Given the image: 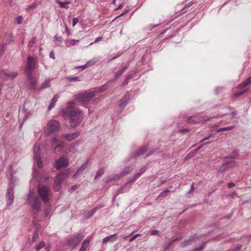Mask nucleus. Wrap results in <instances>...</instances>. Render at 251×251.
Listing matches in <instances>:
<instances>
[{"mask_svg":"<svg viewBox=\"0 0 251 251\" xmlns=\"http://www.w3.org/2000/svg\"><path fill=\"white\" fill-rule=\"evenodd\" d=\"M74 102L68 103V107L62 110L65 118L68 117L70 121V126L75 128L77 127L83 119V114L77 108H74Z\"/></svg>","mask_w":251,"mask_h":251,"instance_id":"obj_1","label":"nucleus"},{"mask_svg":"<svg viewBox=\"0 0 251 251\" xmlns=\"http://www.w3.org/2000/svg\"><path fill=\"white\" fill-rule=\"evenodd\" d=\"M60 129L59 123L55 120H51L48 121L44 129L46 136L49 137L51 134L59 131Z\"/></svg>","mask_w":251,"mask_h":251,"instance_id":"obj_2","label":"nucleus"},{"mask_svg":"<svg viewBox=\"0 0 251 251\" xmlns=\"http://www.w3.org/2000/svg\"><path fill=\"white\" fill-rule=\"evenodd\" d=\"M95 96L94 91H91L89 93H80L76 96L75 100L80 102L81 104L85 105L88 104Z\"/></svg>","mask_w":251,"mask_h":251,"instance_id":"obj_3","label":"nucleus"},{"mask_svg":"<svg viewBox=\"0 0 251 251\" xmlns=\"http://www.w3.org/2000/svg\"><path fill=\"white\" fill-rule=\"evenodd\" d=\"M84 238L82 233H77L72 235L67 240V245L72 247V249L75 248Z\"/></svg>","mask_w":251,"mask_h":251,"instance_id":"obj_4","label":"nucleus"},{"mask_svg":"<svg viewBox=\"0 0 251 251\" xmlns=\"http://www.w3.org/2000/svg\"><path fill=\"white\" fill-rule=\"evenodd\" d=\"M37 192L40 197L45 203L49 201V190L47 186L39 184L37 186Z\"/></svg>","mask_w":251,"mask_h":251,"instance_id":"obj_5","label":"nucleus"},{"mask_svg":"<svg viewBox=\"0 0 251 251\" xmlns=\"http://www.w3.org/2000/svg\"><path fill=\"white\" fill-rule=\"evenodd\" d=\"M36 62L35 58L32 56H28L27 59V64L25 69V72L28 76H31L34 70L36 69Z\"/></svg>","mask_w":251,"mask_h":251,"instance_id":"obj_6","label":"nucleus"},{"mask_svg":"<svg viewBox=\"0 0 251 251\" xmlns=\"http://www.w3.org/2000/svg\"><path fill=\"white\" fill-rule=\"evenodd\" d=\"M15 187L14 182L11 180L10 181L7 188L6 197L8 199L7 205H10L13 203L14 200V188Z\"/></svg>","mask_w":251,"mask_h":251,"instance_id":"obj_7","label":"nucleus"},{"mask_svg":"<svg viewBox=\"0 0 251 251\" xmlns=\"http://www.w3.org/2000/svg\"><path fill=\"white\" fill-rule=\"evenodd\" d=\"M34 159L37 163L39 168H41L43 165L42 161L40 156V146L35 144L33 148Z\"/></svg>","mask_w":251,"mask_h":251,"instance_id":"obj_8","label":"nucleus"},{"mask_svg":"<svg viewBox=\"0 0 251 251\" xmlns=\"http://www.w3.org/2000/svg\"><path fill=\"white\" fill-rule=\"evenodd\" d=\"M18 75L17 72L7 71L4 70L0 71V78L3 80L7 78L14 79Z\"/></svg>","mask_w":251,"mask_h":251,"instance_id":"obj_9","label":"nucleus"},{"mask_svg":"<svg viewBox=\"0 0 251 251\" xmlns=\"http://www.w3.org/2000/svg\"><path fill=\"white\" fill-rule=\"evenodd\" d=\"M69 165L68 160L64 156H61L55 161V166L57 170H59L61 168H66Z\"/></svg>","mask_w":251,"mask_h":251,"instance_id":"obj_10","label":"nucleus"},{"mask_svg":"<svg viewBox=\"0 0 251 251\" xmlns=\"http://www.w3.org/2000/svg\"><path fill=\"white\" fill-rule=\"evenodd\" d=\"M69 169L59 173L55 177L54 183H57V184L61 185L63 180H65L69 176Z\"/></svg>","mask_w":251,"mask_h":251,"instance_id":"obj_11","label":"nucleus"},{"mask_svg":"<svg viewBox=\"0 0 251 251\" xmlns=\"http://www.w3.org/2000/svg\"><path fill=\"white\" fill-rule=\"evenodd\" d=\"M228 159H225L223 165L219 168L218 172H223L229 168H232L235 165V162L233 160H227Z\"/></svg>","mask_w":251,"mask_h":251,"instance_id":"obj_12","label":"nucleus"},{"mask_svg":"<svg viewBox=\"0 0 251 251\" xmlns=\"http://www.w3.org/2000/svg\"><path fill=\"white\" fill-rule=\"evenodd\" d=\"M149 150V147L147 145H144L140 147L134 153V157L136 158L144 154Z\"/></svg>","mask_w":251,"mask_h":251,"instance_id":"obj_13","label":"nucleus"},{"mask_svg":"<svg viewBox=\"0 0 251 251\" xmlns=\"http://www.w3.org/2000/svg\"><path fill=\"white\" fill-rule=\"evenodd\" d=\"M41 202L40 198L38 197H35L31 205V207L36 212H39L41 210Z\"/></svg>","mask_w":251,"mask_h":251,"instance_id":"obj_14","label":"nucleus"},{"mask_svg":"<svg viewBox=\"0 0 251 251\" xmlns=\"http://www.w3.org/2000/svg\"><path fill=\"white\" fill-rule=\"evenodd\" d=\"M130 96L128 93L125 94V96L120 100L119 106L121 108H124L130 100Z\"/></svg>","mask_w":251,"mask_h":251,"instance_id":"obj_15","label":"nucleus"},{"mask_svg":"<svg viewBox=\"0 0 251 251\" xmlns=\"http://www.w3.org/2000/svg\"><path fill=\"white\" fill-rule=\"evenodd\" d=\"M135 74V71H132L128 73L125 76V80L122 83V86H124L127 85L128 82V80L133 77L134 74Z\"/></svg>","mask_w":251,"mask_h":251,"instance_id":"obj_16","label":"nucleus"},{"mask_svg":"<svg viewBox=\"0 0 251 251\" xmlns=\"http://www.w3.org/2000/svg\"><path fill=\"white\" fill-rule=\"evenodd\" d=\"M117 239V235L116 233H115L113 235H111L110 236L105 237L102 240V243H106L108 242H113Z\"/></svg>","mask_w":251,"mask_h":251,"instance_id":"obj_17","label":"nucleus"},{"mask_svg":"<svg viewBox=\"0 0 251 251\" xmlns=\"http://www.w3.org/2000/svg\"><path fill=\"white\" fill-rule=\"evenodd\" d=\"M27 77L30 82V84H29L30 88L34 89V90H36L37 89L36 87V84L37 83L36 79L34 77H32V75H31V76H29L27 75Z\"/></svg>","mask_w":251,"mask_h":251,"instance_id":"obj_18","label":"nucleus"},{"mask_svg":"<svg viewBox=\"0 0 251 251\" xmlns=\"http://www.w3.org/2000/svg\"><path fill=\"white\" fill-rule=\"evenodd\" d=\"M133 169L131 166H126L124 170L120 173V176H124L128 174Z\"/></svg>","mask_w":251,"mask_h":251,"instance_id":"obj_19","label":"nucleus"},{"mask_svg":"<svg viewBox=\"0 0 251 251\" xmlns=\"http://www.w3.org/2000/svg\"><path fill=\"white\" fill-rule=\"evenodd\" d=\"M58 96L57 95H55L53 98L52 99L50 102V105H49V107H48V110H50L55 105V104L56 103V102L57 101L58 99Z\"/></svg>","mask_w":251,"mask_h":251,"instance_id":"obj_20","label":"nucleus"},{"mask_svg":"<svg viewBox=\"0 0 251 251\" xmlns=\"http://www.w3.org/2000/svg\"><path fill=\"white\" fill-rule=\"evenodd\" d=\"M79 133H73L71 134H67L65 135L66 139L68 141H71L79 135Z\"/></svg>","mask_w":251,"mask_h":251,"instance_id":"obj_21","label":"nucleus"},{"mask_svg":"<svg viewBox=\"0 0 251 251\" xmlns=\"http://www.w3.org/2000/svg\"><path fill=\"white\" fill-rule=\"evenodd\" d=\"M129 62H128L127 66H125L120 69L115 74V79H117L127 69Z\"/></svg>","mask_w":251,"mask_h":251,"instance_id":"obj_22","label":"nucleus"},{"mask_svg":"<svg viewBox=\"0 0 251 251\" xmlns=\"http://www.w3.org/2000/svg\"><path fill=\"white\" fill-rule=\"evenodd\" d=\"M196 238V235H194L192 236L188 240H185L181 243V246L185 247L191 244V243Z\"/></svg>","mask_w":251,"mask_h":251,"instance_id":"obj_23","label":"nucleus"},{"mask_svg":"<svg viewBox=\"0 0 251 251\" xmlns=\"http://www.w3.org/2000/svg\"><path fill=\"white\" fill-rule=\"evenodd\" d=\"M89 243L90 240L89 239L85 240L82 243L79 251H85L86 250L87 248L88 247Z\"/></svg>","mask_w":251,"mask_h":251,"instance_id":"obj_24","label":"nucleus"},{"mask_svg":"<svg viewBox=\"0 0 251 251\" xmlns=\"http://www.w3.org/2000/svg\"><path fill=\"white\" fill-rule=\"evenodd\" d=\"M113 81V80H110L108 81H107L106 83H105L104 85H102L101 86L98 88V91L100 92H102L106 90L107 88H108V84L109 82H112Z\"/></svg>","mask_w":251,"mask_h":251,"instance_id":"obj_25","label":"nucleus"},{"mask_svg":"<svg viewBox=\"0 0 251 251\" xmlns=\"http://www.w3.org/2000/svg\"><path fill=\"white\" fill-rule=\"evenodd\" d=\"M50 87V80L48 79L45 80L42 84L39 90L49 88Z\"/></svg>","mask_w":251,"mask_h":251,"instance_id":"obj_26","label":"nucleus"},{"mask_svg":"<svg viewBox=\"0 0 251 251\" xmlns=\"http://www.w3.org/2000/svg\"><path fill=\"white\" fill-rule=\"evenodd\" d=\"M104 173V169L103 168L100 169L96 173L95 179H99Z\"/></svg>","mask_w":251,"mask_h":251,"instance_id":"obj_27","label":"nucleus"},{"mask_svg":"<svg viewBox=\"0 0 251 251\" xmlns=\"http://www.w3.org/2000/svg\"><path fill=\"white\" fill-rule=\"evenodd\" d=\"M235 127L234 126H229L225 127H222L218 129L217 130V132H220L221 131H228L233 129Z\"/></svg>","mask_w":251,"mask_h":251,"instance_id":"obj_28","label":"nucleus"},{"mask_svg":"<svg viewBox=\"0 0 251 251\" xmlns=\"http://www.w3.org/2000/svg\"><path fill=\"white\" fill-rule=\"evenodd\" d=\"M57 3L59 4V6L62 8H65L66 9L69 8L68 4L70 3V1L68 2H61L59 0H57Z\"/></svg>","mask_w":251,"mask_h":251,"instance_id":"obj_29","label":"nucleus"},{"mask_svg":"<svg viewBox=\"0 0 251 251\" xmlns=\"http://www.w3.org/2000/svg\"><path fill=\"white\" fill-rule=\"evenodd\" d=\"M13 35L11 33H7L5 35L4 40L7 43H10L12 41Z\"/></svg>","mask_w":251,"mask_h":251,"instance_id":"obj_30","label":"nucleus"},{"mask_svg":"<svg viewBox=\"0 0 251 251\" xmlns=\"http://www.w3.org/2000/svg\"><path fill=\"white\" fill-rule=\"evenodd\" d=\"M232 155H229V156H226L225 157V159H234L235 157V156L237 154V151L236 150L233 151L232 152Z\"/></svg>","mask_w":251,"mask_h":251,"instance_id":"obj_31","label":"nucleus"},{"mask_svg":"<svg viewBox=\"0 0 251 251\" xmlns=\"http://www.w3.org/2000/svg\"><path fill=\"white\" fill-rule=\"evenodd\" d=\"M39 237L38 232L37 229H35L33 232V235L32 238V241L35 242Z\"/></svg>","mask_w":251,"mask_h":251,"instance_id":"obj_32","label":"nucleus"},{"mask_svg":"<svg viewBox=\"0 0 251 251\" xmlns=\"http://www.w3.org/2000/svg\"><path fill=\"white\" fill-rule=\"evenodd\" d=\"M147 168V167L146 166L143 167L141 169H140L139 172L135 174V175H138V177H139L140 176L146 171Z\"/></svg>","mask_w":251,"mask_h":251,"instance_id":"obj_33","label":"nucleus"},{"mask_svg":"<svg viewBox=\"0 0 251 251\" xmlns=\"http://www.w3.org/2000/svg\"><path fill=\"white\" fill-rule=\"evenodd\" d=\"M184 118L186 119V121L188 124H195L197 123L195 120H191L192 117L191 116L184 117Z\"/></svg>","mask_w":251,"mask_h":251,"instance_id":"obj_34","label":"nucleus"},{"mask_svg":"<svg viewBox=\"0 0 251 251\" xmlns=\"http://www.w3.org/2000/svg\"><path fill=\"white\" fill-rule=\"evenodd\" d=\"M88 164L87 162L83 164L77 170L78 172H79L80 173L83 172L87 167Z\"/></svg>","mask_w":251,"mask_h":251,"instance_id":"obj_35","label":"nucleus"},{"mask_svg":"<svg viewBox=\"0 0 251 251\" xmlns=\"http://www.w3.org/2000/svg\"><path fill=\"white\" fill-rule=\"evenodd\" d=\"M241 248V245H237L236 246H233L231 250H229L226 251H240Z\"/></svg>","mask_w":251,"mask_h":251,"instance_id":"obj_36","label":"nucleus"},{"mask_svg":"<svg viewBox=\"0 0 251 251\" xmlns=\"http://www.w3.org/2000/svg\"><path fill=\"white\" fill-rule=\"evenodd\" d=\"M45 246V243L44 241H42L39 244L36 249V251H39L42 248Z\"/></svg>","mask_w":251,"mask_h":251,"instance_id":"obj_37","label":"nucleus"},{"mask_svg":"<svg viewBox=\"0 0 251 251\" xmlns=\"http://www.w3.org/2000/svg\"><path fill=\"white\" fill-rule=\"evenodd\" d=\"M206 242H203L201 245L198 248H195L192 251H201L202 249L205 246Z\"/></svg>","mask_w":251,"mask_h":251,"instance_id":"obj_38","label":"nucleus"},{"mask_svg":"<svg viewBox=\"0 0 251 251\" xmlns=\"http://www.w3.org/2000/svg\"><path fill=\"white\" fill-rule=\"evenodd\" d=\"M67 80L69 81H79L80 79L78 77L73 76L67 78Z\"/></svg>","mask_w":251,"mask_h":251,"instance_id":"obj_39","label":"nucleus"},{"mask_svg":"<svg viewBox=\"0 0 251 251\" xmlns=\"http://www.w3.org/2000/svg\"><path fill=\"white\" fill-rule=\"evenodd\" d=\"M60 184H57V183H54L53 184V190L55 192H58L60 190L61 187Z\"/></svg>","mask_w":251,"mask_h":251,"instance_id":"obj_40","label":"nucleus"},{"mask_svg":"<svg viewBox=\"0 0 251 251\" xmlns=\"http://www.w3.org/2000/svg\"><path fill=\"white\" fill-rule=\"evenodd\" d=\"M138 175H135H135H134V176H133L132 177L130 178L129 179V182H130V183H131V184H132L133 182H134L136 181V180L138 178H139V177H138Z\"/></svg>","mask_w":251,"mask_h":251,"instance_id":"obj_41","label":"nucleus"},{"mask_svg":"<svg viewBox=\"0 0 251 251\" xmlns=\"http://www.w3.org/2000/svg\"><path fill=\"white\" fill-rule=\"evenodd\" d=\"M170 192V190L167 189L164 190L162 193H161L159 194L158 197H165V194L169 193Z\"/></svg>","mask_w":251,"mask_h":251,"instance_id":"obj_42","label":"nucleus"},{"mask_svg":"<svg viewBox=\"0 0 251 251\" xmlns=\"http://www.w3.org/2000/svg\"><path fill=\"white\" fill-rule=\"evenodd\" d=\"M51 141L54 143H56L61 141L59 138L55 135L51 139Z\"/></svg>","mask_w":251,"mask_h":251,"instance_id":"obj_43","label":"nucleus"},{"mask_svg":"<svg viewBox=\"0 0 251 251\" xmlns=\"http://www.w3.org/2000/svg\"><path fill=\"white\" fill-rule=\"evenodd\" d=\"M247 86H248V85L247 84L246 82L245 81H244L243 82H242V83H240L238 85V88H242L247 87Z\"/></svg>","mask_w":251,"mask_h":251,"instance_id":"obj_44","label":"nucleus"},{"mask_svg":"<svg viewBox=\"0 0 251 251\" xmlns=\"http://www.w3.org/2000/svg\"><path fill=\"white\" fill-rule=\"evenodd\" d=\"M23 17L22 16H18L16 18V22L18 24H21L23 22Z\"/></svg>","mask_w":251,"mask_h":251,"instance_id":"obj_45","label":"nucleus"},{"mask_svg":"<svg viewBox=\"0 0 251 251\" xmlns=\"http://www.w3.org/2000/svg\"><path fill=\"white\" fill-rule=\"evenodd\" d=\"M64 143L62 141H60V142H58V144L55 147V149H56L57 148L62 149L63 148V147L64 146Z\"/></svg>","mask_w":251,"mask_h":251,"instance_id":"obj_46","label":"nucleus"},{"mask_svg":"<svg viewBox=\"0 0 251 251\" xmlns=\"http://www.w3.org/2000/svg\"><path fill=\"white\" fill-rule=\"evenodd\" d=\"M97 62L96 60H94V59H92V60H91L89 61H88L87 63H86V65H87V66H90L93 64H94L95 63H96Z\"/></svg>","mask_w":251,"mask_h":251,"instance_id":"obj_47","label":"nucleus"},{"mask_svg":"<svg viewBox=\"0 0 251 251\" xmlns=\"http://www.w3.org/2000/svg\"><path fill=\"white\" fill-rule=\"evenodd\" d=\"M195 155V152H190L189 153H188L186 156L185 157V159H190L193 157H194Z\"/></svg>","mask_w":251,"mask_h":251,"instance_id":"obj_48","label":"nucleus"},{"mask_svg":"<svg viewBox=\"0 0 251 251\" xmlns=\"http://www.w3.org/2000/svg\"><path fill=\"white\" fill-rule=\"evenodd\" d=\"M190 129L188 128H183L179 130V132L181 134H185L189 132L190 131Z\"/></svg>","mask_w":251,"mask_h":251,"instance_id":"obj_49","label":"nucleus"},{"mask_svg":"<svg viewBox=\"0 0 251 251\" xmlns=\"http://www.w3.org/2000/svg\"><path fill=\"white\" fill-rule=\"evenodd\" d=\"M95 213V212L93 210L89 211L86 215L87 218H90Z\"/></svg>","mask_w":251,"mask_h":251,"instance_id":"obj_50","label":"nucleus"},{"mask_svg":"<svg viewBox=\"0 0 251 251\" xmlns=\"http://www.w3.org/2000/svg\"><path fill=\"white\" fill-rule=\"evenodd\" d=\"M208 143H203L202 144H201L200 146H199L198 148H197V149H196L195 150V151H194V152H195V153L196 154V152H197L201 148V147L204 146V145H207L208 144Z\"/></svg>","mask_w":251,"mask_h":251,"instance_id":"obj_51","label":"nucleus"},{"mask_svg":"<svg viewBox=\"0 0 251 251\" xmlns=\"http://www.w3.org/2000/svg\"><path fill=\"white\" fill-rule=\"evenodd\" d=\"M37 6V4L36 3H33L31 5H29L27 6V9H35Z\"/></svg>","mask_w":251,"mask_h":251,"instance_id":"obj_52","label":"nucleus"},{"mask_svg":"<svg viewBox=\"0 0 251 251\" xmlns=\"http://www.w3.org/2000/svg\"><path fill=\"white\" fill-rule=\"evenodd\" d=\"M152 151L153 154H157L160 153L161 152V151L159 148H155L153 149Z\"/></svg>","mask_w":251,"mask_h":251,"instance_id":"obj_53","label":"nucleus"},{"mask_svg":"<svg viewBox=\"0 0 251 251\" xmlns=\"http://www.w3.org/2000/svg\"><path fill=\"white\" fill-rule=\"evenodd\" d=\"M172 245V243H171V242L170 241V242H169L168 243L165 244L164 245V249L165 250H167Z\"/></svg>","mask_w":251,"mask_h":251,"instance_id":"obj_54","label":"nucleus"},{"mask_svg":"<svg viewBox=\"0 0 251 251\" xmlns=\"http://www.w3.org/2000/svg\"><path fill=\"white\" fill-rule=\"evenodd\" d=\"M246 91L244 90V91H242L241 92L236 93L235 94V96L236 97H240V96H242L243 94H244L246 92Z\"/></svg>","mask_w":251,"mask_h":251,"instance_id":"obj_55","label":"nucleus"},{"mask_svg":"<svg viewBox=\"0 0 251 251\" xmlns=\"http://www.w3.org/2000/svg\"><path fill=\"white\" fill-rule=\"evenodd\" d=\"M181 240V238L179 237H176V238H171L170 241L171 242V243L173 244L174 242Z\"/></svg>","mask_w":251,"mask_h":251,"instance_id":"obj_56","label":"nucleus"},{"mask_svg":"<svg viewBox=\"0 0 251 251\" xmlns=\"http://www.w3.org/2000/svg\"><path fill=\"white\" fill-rule=\"evenodd\" d=\"M79 21L78 18H75L73 19V26H75Z\"/></svg>","mask_w":251,"mask_h":251,"instance_id":"obj_57","label":"nucleus"},{"mask_svg":"<svg viewBox=\"0 0 251 251\" xmlns=\"http://www.w3.org/2000/svg\"><path fill=\"white\" fill-rule=\"evenodd\" d=\"M54 38L55 40L58 42H61L62 41V38L61 36H55Z\"/></svg>","mask_w":251,"mask_h":251,"instance_id":"obj_58","label":"nucleus"},{"mask_svg":"<svg viewBox=\"0 0 251 251\" xmlns=\"http://www.w3.org/2000/svg\"><path fill=\"white\" fill-rule=\"evenodd\" d=\"M204 202L209 205H211L213 202L212 200H210L209 199H205Z\"/></svg>","mask_w":251,"mask_h":251,"instance_id":"obj_59","label":"nucleus"},{"mask_svg":"<svg viewBox=\"0 0 251 251\" xmlns=\"http://www.w3.org/2000/svg\"><path fill=\"white\" fill-rule=\"evenodd\" d=\"M159 233V231L158 230L154 229L151 232V235H156Z\"/></svg>","mask_w":251,"mask_h":251,"instance_id":"obj_60","label":"nucleus"},{"mask_svg":"<svg viewBox=\"0 0 251 251\" xmlns=\"http://www.w3.org/2000/svg\"><path fill=\"white\" fill-rule=\"evenodd\" d=\"M79 42V40H75V39H72L71 40V44L72 45V46H74L75 45V44L76 43H78Z\"/></svg>","mask_w":251,"mask_h":251,"instance_id":"obj_61","label":"nucleus"},{"mask_svg":"<svg viewBox=\"0 0 251 251\" xmlns=\"http://www.w3.org/2000/svg\"><path fill=\"white\" fill-rule=\"evenodd\" d=\"M103 207V205H99V206H97L95 207H94L92 210H93L95 212H96V211H97L98 209H100V208H101V207Z\"/></svg>","mask_w":251,"mask_h":251,"instance_id":"obj_62","label":"nucleus"},{"mask_svg":"<svg viewBox=\"0 0 251 251\" xmlns=\"http://www.w3.org/2000/svg\"><path fill=\"white\" fill-rule=\"evenodd\" d=\"M103 207V205H99V206H97L95 207H94L92 210H93L95 212H96V211H97L98 209H100V208H101V207Z\"/></svg>","mask_w":251,"mask_h":251,"instance_id":"obj_63","label":"nucleus"},{"mask_svg":"<svg viewBox=\"0 0 251 251\" xmlns=\"http://www.w3.org/2000/svg\"><path fill=\"white\" fill-rule=\"evenodd\" d=\"M247 84H248V85H250V84H251V76L249 77L246 80H245Z\"/></svg>","mask_w":251,"mask_h":251,"instance_id":"obj_64","label":"nucleus"}]
</instances>
